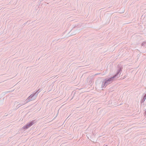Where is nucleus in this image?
I'll use <instances>...</instances> for the list:
<instances>
[{
	"label": "nucleus",
	"instance_id": "nucleus-3",
	"mask_svg": "<svg viewBox=\"0 0 146 146\" xmlns=\"http://www.w3.org/2000/svg\"><path fill=\"white\" fill-rule=\"evenodd\" d=\"M34 121H32L30 123H28L27 125L23 127V129H27L31 127L34 123Z\"/></svg>",
	"mask_w": 146,
	"mask_h": 146
},
{
	"label": "nucleus",
	"instance_id": "nucleus-4",
	"mask_svg": "<svg viewBox=\"0 0 146 146\" xmlns=\"http://www.w3.org/2000/svg\"><path fill=\"white\" fill-rule=\"evenodd\" d=\"M146 99V96L145 94L143 99L141 100V103H142L144 102Z\"/></svg>",
	"mask_w": 146,
	"mask_h": 146
},
{
	"label": "nucleus",
	"instance_id": "nucleus-7",
	"mask_svg": "<svg viewBox=\"0 0 146 146\" xmlns=\"http://www.w3.org/2000/svg\"><path fill=\"white\" fill-rule=\"evenodd\" d=\"M145 95H146V94H145Z\"/></svg>",
	"mask_w": 146,
	"mask_h": 146
},
{
	"label": "nucleus",
	"instance_id": "nucleus-8",
	"mask_svg": "<svg viewBox=\"0 0 146 146\" xmlns=\"http://www.w3.org/2000/svg\"><path fill=\"white\" fill-rule=\"evenodd\" d=\"M106 146H107V145H106Z\"/></svg>",
	"mask_w": 146,
	"mask_h": 146
},
{
	"label": "nucleus",
	"instance_id": "nucleus-2",
	"mask_svg": "<svg viewBox=\"0 0 146 146\" xmlns=\"http://www.w3.org/2000/svg\"><path fill=\"white\" fill-rule=\"evenodd\" d=\"M40 92V91L39 89H38L36 92L31 95L30 96L27 98V101L26 102H20L18 104L17 107H18V108H19L20 107L25 104L28 102L35 100L36 99L38 93Z\"/></svg>",
	"mask_w": 146,
	"mask_h": 146
},
{
	"label": "nucleus",
	"instance_id": "nucleus-5",
	"mask_svg": "<svg viewBox=\"0 0 146 146\" xmlns=\"http://www.w3.org/2000/svg\"><path fill=\"white\" fill-rule=\"evenodd\" d=\"M142 46H146V42H144L143 43H142L141 44Z\"/></svg>",
	"mask_w": 146,
	"mask_h": 146
},
{
	"label": "nucleus",
	"instance_id": "nucleus-6",
	"mask_svg": "<svg viewBox=\"0 0 146 146\" xmlns=\"http://www.w3.org/2000/svg\"><path fill=\"white\" fill-rule=\"evenodd\" d=\"M92 81L93 80H90V81L89 82V83H90V84L91 85V82H92Z\"/></svg>",
	"mask_w": 146,
	"mask_h": 146
},
{
	"label": "nucleus",
	"instance_id": "nucleus-1",
	"mask_svg": "<svg viewBox=\"0 0 146 146\" xmlns=\"http://www.w3.org/2000/svg\"><path fill=\"white\" fill-rule=\"evenodd\" d=\"M121 70V68H119L117 73L115 74L110 78H106L102 82L101 86V88H102V90H103V89L104 88L108 85L111 83L114 79L117 78L119 77L120 75V72Z\"/></svg>",
	"mask_w": 146,
	"mask_h": 146
}]
</instances>
